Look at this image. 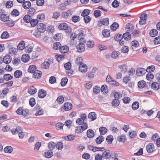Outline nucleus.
Wrapping results in <instances>:
<instances>
[{
  "label": "nucleus",
  "instance_id": "nucleus-1",
  "mask_svg": "<svg viewBox=\"0 0 160 160\" xmlns=\"http://www.w3.org/2000/svg\"><path fill=\"white\" fill-rule=\"evenodd\" d=\"M84 39V38H81L80 39V41L81 42L79 43V44H78L77 46L78 51L79 52H81L85 50V45L84 43L86 42V41Z\"/></svg>",
  "mask_w": 160,
  "mask_h": 160
},
{
  "label": "nucleus",
  "instance_id": "nucleus-2",
  "mask_svg": "<svg viewBox=\"0 0 160 160\" xmlns=\"http://www.w3.org/2000/svg\"><path fill=\"white\" fill-rule=\"evenodd\" d=\"M58 28L60 30H66L67 33L71 32L72 29L71 27L68 26V24L65 22L61 23L58 26Z\"/></svg>",
  "mask_w": 160,
  "mask_h": 160
},
{
  "label": "nucleus",
  "instance_id": "nucleus-3",
  "mask_svg": "<svg viewBox=\"0 0 160 160\" xmlns=\"http://www.w3.org/2000/svg\"><path fill=\"white\" fill-rule=\"evenodd\" d=\"M146 70L142 68H138L136 70V74L138 76H140L146 72Z\"/></svg>",
  "mask_w": 160,
  "mask_h": 160
},
{
  "label": "nucleus",
  "instance_id": "nucleus-4",
  "mask_svg": "<svg viewBox=\"0 0 160 160\" xmlns=\"http://www.w3.org/2000/svg\"><path fill=\"white\" fill-rule=\"evenodd\" d=\"M147 14L146 13L141 14L140 17L141 20L139 21V24L142 25L144 24L146 22V20L147 19Z\"/></svg>",
  "mask_w": 160,
  "mask_h": 160
},
{
  "label": "nucleus",
  "instance_id": "nucleus-5",
  "mask_svg": "<svg viewBox=\"0 0 160 160\" xmlns=\"http://www.w3.org/2000/svg\"><path fill=\"white\" fill-rule=\"evenodd\" d=\"M37 27L38 31L40 32H43L45 31L46 27L45 25L42 23L38 24Z\"/></svg>",
  "mask_w": 160,
  "mask_h": 160
},
{
  "label": "nucleus",
  "instance_id": "nucleus-6",
  "mask_svg": "<svg viewBox=\"0 0 160 160\" xmlns=\"http://www.w3.org/2000/svg\"><path fill=\"white\" fill-rule=\"evenodd\" d=\"M146 148L148 152L151 153L154 150V145L152 143H150L147 145Z\"/></svg>",
  "mask_w": 160,
  "mask_h": 160
},
{
  "label": "nucleus",
  "instance_id": "nucleus-7",
  "mask_svg": "<svg viewBox=\"0 0 160 160\" xmlns=\"http://www.w3.org/2000/svg\"><path fill=\"white\" fill-rule=\"evenodd\" d=\"M72 12L71 10H69L66 12H63L62 13V17L63 18H67L68 16H71Z\"/></svg>",
  "mask_w": 160,
  "mask_h": 160
},
{
  "label": "nucleus",
  "instance_id": "nucleus-8",
  "mask_svg": "<svg viewBox=\"0 0 160 160\" xmlns=\"http://www.w3.org/2000/svg\"><path fill=\"white\" fill-rule=\"evenodd\" d=\"M79 70L82 72H86L87 71V66L85 64H81L79 66Z\"/></svg>",
  "mask_w": 160,
  "mask_h": 160
},
{
  "label": "nucleus",
  "instance_id": "nucleus-9",
  "mask_svg": "<svg viewBox=\"0 0 160 160\" xmlns=\"http://www.w3.org/2000/svg\"><path fill=\"white\" fill-rule=\"evenodd\" d=\"M83 125H82L80 127L81 129H80V131H78V129L76 130V132L78 133H82L84 130H85L88 128V125L86 122L83 123Z\"/></svg>",
  "mask_w": 160,
  "mask_h": 160
},
{
  "label": "nucleus",
  "instance_id": "nucleus-10",
  "mask_svg": "<svg viewBox=\"0 0 160 160\" xmlns=\"http://www.w3.org/2000/svg\"><path fill=\"white\" fill-rule=\"evenodd\" d=\"M12 59L10 56L9 55H7L5 56L3 59V62L6 64L9 63L11 61Z\"/></svg>",
  "mask_w": 160,
  "mask_h": 160
},
{
  "label": "nucleus",
  "instance_id": "nucleus-11",
  "mask_svg": "<svg viewBox=\"0 0 160 160\" xmlns=\"http://www.w3.org/2000/svg\"><path fill=\"white\" fill-rule=\"evenodd\" d=\"M46 91L42 89L39 90L38 93V96L40 98H44L46 95Z\"/></svg>",
  "mask_w": 160,
  "mask_h": 160
},
{
  "label": "nucleus",
  "instance_id": "nucleus-12",
  "mask_svg": "<svg viewBox=\"0 0 160 160\" xmlns=\"http://www.w3.org/2000/svg\"><path fill=\"white\" fill-rule=\"evenodd\" d=\"M111 155L110 152L108 150H106L104 152L102 153V157L105 158H110Z\"/></svg>",
  "mask_w": 160,
  "mask_h": 160
},
{
  "label": "nucleus",
  "instance_id": "nucleus-13",
  "mask_svg": "<svg viewBox=\"0 0 160 160\" xmlns=\"http://www.w3.org/2000/svg\"><path fill=\"white\" fill-rule=\"evenodd\" d=\"M89 118L91 119V121H93L97 118V114L95 112H90L88 115Z\"/></svg>",
  "mask_w": 160,
  "mask_h": 160
},
{
  "label": "nucleus",
  "instance_id": "nucleus-14",
  "mask_svg": "<svg viewBox=\"0 0 160 160\" xmlns=\"http://www.w3.org/2000/svg\"><path fill=\"white\" fill-rule=\"evenodd\" d=\"M33 73V77L37 79L40 78L42 75V72L38 70H36Z\"/></svg>",
  "mask_w": 160,
  "mask_h": 160
},
{
  "label": "nucleus",
  "instance_id": "nucleus-15",
  "mask_svg": "<svg viewBox=\"0 0 160 160\" xmlns=\"http://www.w3.org/2000/svg\"><path fill=\"white\" fill-rule=\"evenodd\" d=\"M22 128L18 126L15 129L13 128L11 129V131L13 135H15L17 133L22 131Z\"/></svg>",
  "mask_w": 160,
  "mask_h": 160
},
{
  "label": "nucleus",
  "instance_id": "nucleus-16",
  "mask_svg": "<svg viewBox=\"0 0 160 160\" xmlns=\"http://www.w3.org/2000/svg\"><path fill=\"white\" fill-rule=\"evenodd\" d=\"M53 153L52 151L48 150L44 153V156L46 158H49L53 156Z\"/></svg>",
  "mask_w": 160,
  "mask_h": 160
},
{
  "label": "nucleus",
  "instance_id": "nucleus-17",
  "mask_svg": "<svg viewBox=\"0 0 160 160\" xmlns=\"http://www.w3.org/2000/svg\"><path fill=\"white\" fill-rule=\"evenodd\" d=\"M72 107V104L70 103L67 102L64 104V108L65 111H68L71 110Z\"/></svg>",
  "mask_w": 160,
  "mask_h": 160
},
{
  "label": "nucleus",
  "instance_id": "nucleus-18",
  "mask_svg": "<svg viewBox=\"0 0 160 160\" xmlns=\"http://www.w3.org/2000/svg\"><path fill=\"white\" fill-rule=\"evenodd\" d=\"M160 84L156 82L153 83L151 85V88L153 89L157 90L159 88Z\"/></svg>",
  "mask_w": 160,
  "mask_h": 160
},
{
  "label": "nucleus",
  "instance_id": "nucleus-19",
  "mask_svg": "<svg viewBox=\"0 0 160 160\" xmlns=\"http://www.w3.org/2000/svg\"><path fill=\"white\" fill-rule=\"evenodd\" d=\"M28 91L30 94L33 95L37 92V89L33 86H32L28 89Z\"/></svg>",
  "mask_w": 160,
  "mask_h": 160
},
{
  "label": "nucleus",
  "instance_id": "nucleus-20",
  "mask_svg": "<svg viewBox=\"0 0 160 160\" xmlns=\"http://www.w3.org/2000/svg\"><path fill=\"white\" fill-rule=\"evenodd\" d=\"M87 137L90 138H93L94 136V132L92 129H89L87 131Z\"/></svg>",
  "mask_w": 160,
  "mask_h": 160
},
{
  "label": "nucleus",
  "instance_id": "nucleus-21",
  "mask_svg": "<svg viewBox=\"0 0 160 160\" xmlns=\"http://www.w3.org/2000/svg\"><path fill=\"white\" fill-rule=\"evenodd\" d=\"M30 59L29 56L26 54L23 55L21 58L22 61L24 62H27Z\"/></svg>",
  "mask_w": 160,
  "mask_h": 160
},
{
  "label": "nucleus",
  "instance_id": "nucleus-22",
  "mask_svg": "<svg viewBox=\"0 0 160 160\" xmlns=\"http://www.w3.org/2000/svg\"><path fill=\"white\" fill-rule=\"evenodd\" d=\"M69 48L68 47L66 46H63L60 47V50L62 53H64L68 51Z\"/></svg>",
  "mask_w": 160,
  "mask_h": 160
},
{
  "label": "nucleus",
  "instance_id": "nucleus-23",
  "mask_svg": "<svg viewBox=\"0 0 160 160\" xmlns=\"http://www.w3.org/2000/svg\"><path fill=\"white\" fill-rule=\"evenodd\" d=\"M110 33L109 30L104 29L102 31V35L104 37H108L110 36Z\"/></svg>",
  "mask_w": 160,
  "mask_h": 160
},
{
  "label": "nucleus",
  "instance_id": "nucleus-24",
  "mask_svg": "<svg viewBox=\"0 0 160 160\" xmlns=\"http://www.w3.org/2000/svg\"><path fill=\"white\" fill-rule=\"evenodd\" d=\"M104 140V138L102 136H99L96 139L95 141L97 144H101Z\"/></svg>",
  "mask_w": 160,
  "mask_h": 160
},
{
  "label": "nucleus",
  "instance_id": "nucleus-25",
  "mask_svg": "<svg viewBox=\"0 0 160 160\" xmlns=\"http://www.w3.org/2000/svg\"><path fill=\"white\" fill-rule=\"evenodd\" d=\"M31 6V3L28 1H27L24 2L22 4L23 7L25 9H28Z\"/></svg>",
  "mask_w": 160,
  "mask_h": 160
},
{
  "label": "nucleus",
  "instance_id": "nucleus-26",
  "mask_svg": "<svg viewBox=\"0 0 160 160\" xmlns=\"http://www.w3.org/2000/svg\"><path fill=\"white\" fill-rule=\"evenodd\" d=\"M122 36V38H123L124 39L128 40L131 38V35L129 32H126L123 34Z\"/></svg>",
  "mask_w": 160,
  "mask_h": 160
},
{
  "label": "nucleus",
  "instance_id": "nucleus-27",
  "mask_svg": "<svg viewBox=\"0 0 160 160\" xmlns=\"http://www.w3.org/2000/svg\"><path fill=\"white\" fill-rule=\"evenodd\" d=\"M50 63L48 62H44L41 65V68L44 69H47L49 68Z\"/></svg>",
  "mask_w": 160,
  "mask_h": 160
},
{
  "label": "nucleus",
  "instance_id": "nucleus-28",
  "mask_svg": "<svg viewBox=\"0 0 160 160\" xmlns=\"http://www.w3.org/2000/svg\"><path fill=\"white\" fill-rule=\"evenodd\" d=\"M0 19L2 21L5 22L9 19V16L5 14H2L1 15Z\"/></svg>",
  "mask_w": 160,
  "mask_h": 160
},
{
  "label": "nucleus",
  "instance_id": "nucleus-29",
  "mask_svg": "<svg viewBox=\"0 0 160 160\" xmlns=\"http://www.w3.org/2000/svg\"><path fill=\"white\" fill-rule=\"evenodd\" d=\"M48 147L50 150H53L56 147V144L54 142H50L48 144Z\"/></svg>",
  "mask_w": 160,
  "mask_h": 160
},
{
  "label": "nucleus",
  "instance_id": "nucleus-30",
  "mask_svg": "<svg viewBox=\"0 0 160 160\" xmlns=\"http://www.w3.org/2000/svg\"><path fill=\"white\" fill-rule=\"evenodd\" d=\"M22 72L21 71L17 70L14 72V75L15 78H18L22 76Z\"/></svg>",
  "mask_w": 160,
  "mask_h": 160
},
{
  "label": "nucleus",
  "instance_id": "nucleus-31",
  "mask_svg": "<svg viewBox=\"0 0 160 160\" xmlns=\"http://www.w3.org/2000/svg\"><path fill=\"white\" fill-rule=\"evenodd\" d=\"M32 19L31 16L29 15H25L23 17L24 21L27 23H28L30 22L31 20Z\"/></svg>",
  "mask_w": 160,
  "mask_h": 160
},
{
  "label": "nucleus",
  "instance_id": "nucleus-32",
  "mask_svg": "<svg viewBox=\"0 0 160 160\" xmlns=\"http://www.w3.org/2000/svg\"><path fill=\"white\" fill-rule=\"evenodd\" d=\"M126 29L127 32H132L133 29L132 25L129 23L127 24L126 26Z\"/></svg>",
  "mask_w": 160,
  "mask_h": 160
},
{
  "label": "nucleus",
  "instance_id": "nucleus-33",
  "mask_svg": "<svg viewBox=\"0 0 160 160\" xmlns=\"http://www.w3.org/2000/svg\"><path fill=\"white\" fill-rule=\"evenodd\" d=\"M107 129L105 127H102L99 128V131L101 135H104L107 132Z\"/></svg>",
  "mask_w": 160,
  "mask_h": 160
},
{
  "label": "nucleus",
  "instance_id": "nucleus-34",
  "mask_svg": "<svg viewBox=\"0 0 160 160\" xmlns=\"http://www.w3.org/2000/svg\"><path fill=\"white\" fill-rule=\"evenodd\" d=\"M101 91L103 92V93L106 94L108 92V89L107 86L106 85H102L101 88Z\"/></svg>",
  "mask_w": 160,
  "mask_h": 160
},
{
  "label": "nucleus",
  "instance_id": "nucleus-35",
  "mask_svg": "<svg viewBox=\"0 0 160 160\" xmlns=\"http://www.w3.org/2000/svg\"><path fill=\"white\" fill-rule=\"evenodd\" d=\"M9 37V34L6 31L3 32L2 34L1 38L2 39H6L8 38Z\"/></svg>",
  "mask_w": 160,
  "mask_h": 160
},
{
  "label": "nucleus",
  "instance_id": "nucleus-36",
  "mask_svg": "<svg viewBox=\"0 0 160 160\" xmlns=\"http://www.w3.org/2000/svg\"><path fill=\"white\" fill-rule=\"evenodd\" d=\"M36 70V67L35 65L30 66L28 69V72L32 73H33Z\"/></svg>",
  "mask_w": 160,
  "mask_h": 160
},
{
  "label": "nucleus",
  "instance_id": "nucleus-37",
  "mask_svg": "<svg viewBox=\"0 0 160 160\" xmlns=\"http://www.w3.org/2000/svg\"><path fill=\"white\" fill-rule=\"evenodd\" d=\"M100 23L103 25L108 26L109 24V19L108 18H105L100 21Z\"/></svg>",
  "mask_w": 160,
  "mask_h": 160
},
{
  "label": "nucleus",
  "instance_id": "nucleus-38",
  "mask_svg": "<svg viewBox=\"0 0 160 160\" xmlns=\"http://www.w3.org/2000/svg\"><path fill=\"white\" fill-rule=\"evenodd\" d=\"M13 150L12 148L10 146H7L4 149V152L6 153H11Z\"/></svg>",
  "mask_w": 160,
  "mask_h": 160
},
{
  "label": "nucleus",
  "instance_id": "nucleus-39",
  "mask_svg": "<svg viewBox=\"0 0 160 160\" xmlns=\"http://www.w3.org/2000/svg\"><path fill=\"white\" fill-rule=\"evenodd\" d=\"M25 45L24 42L23 41H21L18 46V48L19 50H22L24 48Z\"/></svg>",
  "mask_w": 160,
  "mask_h": 160
},
{
  "label": "nucleus",
  "instance_id": "nucleus-40",
  "mask_svg": "<svg viewBox=\"0 0 160 160\" xmlns=\"http://www.w3.org/2000/svg\"><path fill=\"white\" fill-rule=\"evenodd\" d=\"M118 24L117 22H114L111 26V29L113 31H115L118 28Z\"/></svg>",
  "mask_w": 160,
  "mask_h": 160
},
{
  "label": "nucleus",
  "instance_id": "nucleus-41",
  "mask_svg": "<svg viewBox=\"0 0 160 160\" xmlns=\"http://www.w3.org/2000/svg\"><path fill=\"white\" fill-rule=\"evenodd\" d=\"M158 32L156 29H154L150 31L149 32L150 35L152 37H155L158 34Z\"/></svg>",
  "mask_w": 160,
  "mask_h": 160
},
{
  "label": "nucleus",
  "instance_id": "nucleus-42",
  "mask_svg": "<svg viewBox=\"0 0 160 160\" xmlns=\"http://www.w3.org/2000/svg\"><path fill=\"white\" fill-rule=\"evenodd\" d=\"M113 139V137L112 135L108 136L106 138V140L108 144H111L112 143Z\"/></svg>",
  "mask_w": 160,
  "mask_h": 160
},
{
  "label": "nucleus",
  "instance_id": "nucleus-43",
  "mask_svg": "<svg viewBox=\"0 0 160 160\" xmlns=\"http://www.w3.org/2000/svg\"><path fill=\"white\" fill-rule=\"evenodd\" d=\"M72 21L74 22H77L80 20V17L78 16H73L72 18Z\"/></svg>",
  "mask_w": 160,
  "mask_h": 160
},
{
  "label": "nucleus",
  "instance_id": "nucleus-44",
  "mask_svg": "<svg viewBox=\"0 0 160 160\" xmlns=\"http://www.w3.org/2000/svg\"><path fill=\"white\" fill-rule=\"evenodd\" d=\"M145 82L144 81H140L138 83V85L139 88H143L145 87Z\"/></svg>",
  "mask_w": 160,
  "mask_h": 160
},
{
  "label": "nucleus",
  "instance_id": "nucleus-45",
  "mask_svg": "<svg viewBox=\"0 0 160 160\" xmlns=\"http://www.w3.org/2000/svg\"><path fill=\"white\" fill-rule=\"evenodd\" d=\"M60 47H61V44L58 42L55 43L53 45V48L56 50L60 49Z\"/></svg>",
  "mask_w": 160,
  "mask_h": 160
},
{
  "label": "nucleus",
  "instance_id": "nucleus-46",
  "mask_svg": "<svg viewBox=\"0 0 160 160\" xmlns=\"http://www.w3.org/2000/svg\"><path fill=\"white\" fill-rule=\"evenodd\" d=\"M4 79L7 81L11 80L13 78V77L9 74H6L4 75Z\"/></svg>",
  "mask_w": 160,
  "mask_h": 160
},
{
  "label": "nucleus",
  "instance_id": "nucleus-47",
  "mask_svg": "<svg viewBox=\"0 0 160 160\" xmlns=\"http://www.w3.org/2000/svg\"><path fill=\"white\" fill-rule=\"evenodd\" d=\"M45 16L43 14H41L38 15L37 20L38 22H41L44 19Z\"/></svg>",
  "mask_w": 160,
  "mask_h": 160
},
{
  "label": "nucleus",
  "instance_id": "nucleus-48",
  "mask_svg": "<svg viewBox=\"0 0 160 160\" xmlns=\"http://www.w3.org/2000/svg\"><path fill=\"white\" fill-rule=\"evenodd\" d=\"M63 138L66 140L67 141H72L74 139V136L72 135H68L65 136Z\"/></svg>",
  "mask_w": 160,
  "mask_h": 160
},
{
  "label": "nucleus",
  "instance_id": "nucleus-49",
  "mask_svg": "<svg viewBox=\"0 0 160 160\" xmlns=\"http://www.w3.org/2000/svg\"><path fill=\"white\" fill-rule=\"evenodd\" d=\"M119 52L118 51H113L111 54L112 58H118L119 54Z\"/></svg>",
  "mask_w": 160,
  "mask_h": 160
},
{
  "label": "nucleus",
  "instance_id": "nucleus-50",
  "mask_svg": "<svg viewBox=\"0 0 160 160\" xmlns=\"http://www.w3.org/2000/svg\"><path fill=\"white\" fill-rule=\"evenodd\" d=\"M89 14V10L87 9H84L81 13V16L84 17L88 16Z\"/></svg>",
  "mask_w": 160,
  "mask_h": 160
},
{
  "label": "nucleus",
  "instance_id": "nucleus-51",
  "mask_svg": "<svg viewBox=\"0 0 160 160\" xmlns=\"http://www.w3.org/2000/svg\"><path fill=\"white\" fill-rule=\"evenodd\" d=\"M139 103L137 102H134L132 105V108L133 110H136L139 107Z\"/></svg>",
  "mask_w": 160,
  "mask_h": 160
},
{
  "label": "nucleus",
  "instance_id": "nucleus-52",
  "mask_svg": "<svg viewBox=\"0 0 160 160\" xmlns=\"http://www.w3.org/2000/svg\"><path fill=\"white\" fill-rule=\"evenodd\" d=\"M36 10L35 9L33 8H30L28 10V13L29 14V15L31 16H32L34 13L35 12Z\"/></svg>",
  "mask_w": 160,
  "mask_h": 160
},
{
  "label": "nucleus",
  "instance_id": "nucleus-53",
  "mask_svg": "<svg viewBox=\"0 0 160 160\" xmlns=\"http://www.w3.org/2000/svg\"><path fill=\"white\" fill-rule=\"evenodd\" d=\"M155 69V67L153 66H151L147 68L146 71L148 72H153Z\"/></svg>",
  "mask_w": 160,
  "mask_h": 160
},
{
  "label": "nucleus",
  "instance_id": "nucleus-54",
  "mask_svg": "<svg viewBox=\"0 0 160 160\" xmlns=\"http://www.w3.org/2000/svg\"><path fill=\"white\" fill-rule=\"evenodd\" d=\"M6 22L7 25L9 27H12L14 25V22L12 20H9V19Z\"/></svg>",
  "mask_w": 160,
  "mask_h": 160
},
{
  "label": "nucleus",
  "instance_id": "nucleus-55",
  "mask_svg": "<svg viewBox=\"0 0 160 160\" xmlns=\"http://www.w3.org/2000/svg\"><path fill=\"white\" fill-rule=\"evenodd\" d=\"M118 140L119 142H124L126 140V138L124 135H121L118 137Z\"/></svg>",
  "mask_w": 160,
  "mask_h": 160
},
{
  "label": "nucleus",
  "instance_id": "nucleus-56",
  "mask_svg": "<svg viewBox=\"0 0 160 160\" xmlns=\"http://www.w3.org/2000/svg\"><path fill=\"white\" fill-rule=\"evenodd\" d=\"M68 79L67 78H62L61 79V84L62 86H65L66 84L68 82Z\"/></svg>",
  "mask_w": 160,
  "mask_h": 160
},
{
  "label": "nucleus",
  "instance_id": "nucleus-57",
  "mask_svg": "<svg viewBox=\"0 0 160 160\" xmlns=\"http://www.w3.org/2000/svg\"><path fill=\"white\" fill-rule=\"evenodd\" d=\"M64 101V98L62 96L58 97L57 99V101L59 103H62Z\"/></svg>",
  "mask_w": 160,
  "mask_h": 160
},
{
  "label": "nucleus",
  "instance_id": "nucleus-58",
  "mask_svg": "<svg viewBox=\"0 0 160 160\" xmlns=\"http://www.w3.org/2000/svg\"><path fill=\"white\" fill-rule=\"evenodd\" d=\"M128 50L129 49L128 47L123 46L122 48L121 52L123 53H126L128 52Z\"/></svg>",
  "mask_w": 160,
  "mask_h": 160
},
{
  "label": "nucleus",
  "instance_id": "nucleus-59",
  "mask_svg": "<svg viewBox=\"0 0 160 160\" xmlns=\"http://www.w3.org/2000/svg\"><path fill=\"white\" fill-rule=\"evenodd\" d=\"M154 78L153 75L151 73H148L147 74L146 78L149 81H151Z\"/></svg>",
  "mask_w": 160,
  "mask_h": 160
},
{
  "label": "nucleus",
  "instance_id": "nucleus-60",
  "mask_svg": "<svg viewBox=\"0 0 160 160\" xmlns=\"http://www.w3.org/2000/svg\"><path fill=\"white\" fill-rule=\"evenodd\" d=\"M63 126V124L59 122L56 125V129L58 130L61 129L62 128Z\"/></svg>",
  "mask_w": 160,
  "mask_h": 160
},
{
  "label": "nucleus",
  "instance_id": "nucleus-61",
  "mask_svg": "<svg viewBox=\"0 0 160 160\" xmlns=\"http://www.w3.org/2000/svg\"><path fill=\"white\" fill-rule=\"evenodd\" d=\"M114 96L115 98L119 99L122 97V94L118 92H115L114 93Z\"/></svg>",
  "mask_w": 160,
  "mask_h": 160
},
{
  "label": "nucleus",
  "instance_id": "nucleus-62",
  "mask_svg": "<svg viewBox=\"0 0 160 160\" xmlns=\"http://www.w3.org/2000/svg\"><path fill=\"white\" fill-rule=\"evenodd\" d=\"M94 14L95 17H98L101 16V12L99 10H97L94 11Z\"/></svg>",
  "mask_w": 160,
  "mask_h": 160
},
{
  "label": "nucleus",
  "instance_id": "nucleus-63",
  "mask_svg": "<svg viewBox=\"0 0 160 160\" xmlns=\"http://www.w3.org/2000/svg\"><path fill=\"white\" fill-rule=\"evenodd\" d=\"M38 20L35 19H31L30 21V23L32 26L34 27L38 23Z\"/></svg>",
  "mask_w": 160,
  "mask_h": 160
},
{
  "label": "nucleus",
  "instance_id": "nucleus-64",
  "mask_svg": "<svg viewBox=\"0 0 160 160\" xmlns=\"http://www.w3.org/2000/svg\"><path fill=\"white\" fill-rule=\"evenodd\" d=\"M13 5V2L11 1H8L6 4V6L7 8H10Z\"/></svg>",
  "mask_w": 160,
  "mask_h": 160
}]
</instances>
